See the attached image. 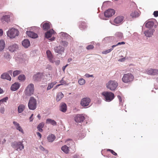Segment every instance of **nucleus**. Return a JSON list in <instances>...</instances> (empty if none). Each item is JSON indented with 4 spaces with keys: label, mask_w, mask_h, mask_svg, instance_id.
<instances>
[{
    "label": "nucleus",
    "mask_w": 158,
    "mask_h": 158,
    "mask_svg": "<svg viewBox=\"0 0 158 158\" xmlns=\"http://www.w3.org/2000/svg\"><path fill=\"white\" fill-rule=\"evenodd\" d=\"M18 79L20 81H23L25 80L26 77L25 75L21 74L19 76Z\"/></svg>",
    "instance_id": "nucleus-43"
},
{
    "label": "nucleus",
    "mask_w": 158,
    "mask_h": 158,
    "mask_svg": "<svg viewBox=\"0 0 158 158\" xmlns=\"http://www.w3.org/2000/svg\"><path fill=\"white\" fill-rule=\"evenodd\" d=\"M3 31L2 29H0V36H2L3 35Z\"/></svg>",
    "instance_id": "nucleus-62"
},
{
    "label": "nucleus",
    "mask_w": 158,
    "mask_h": 158,
    "mask_svg": "<svg viewBox=\"0 0 158 158\" xmlns=\"http://www.w3.org/2000/svg\"><path fill=\"white\" fill-rule=\"evenodd\" d=\"M146 72L149 75H155L158 74V70L156 69H150L146 70Z\"/></svg>",
    "instance_id": "nucleus-13"
},
{
    "label": "nucleus",
    "mask_w": 158,
    "mask_h": 158,
    "mask_svg": "<svg viewBox=\"0 0 158 158\" xmlns=\"http://www.w3.org/2000/svg\"><path fill=\"white\" fill-rule=\"evenodd\" d=\"M123 16H118L114 19V21L116 24H119L123 21Z\"/></svg>",
    "instance_id": "nucleus-27"
},
{
    "label": "nucleus",
    "mask_w": 158,
    "mask_h": 158,
    "mask_svg": "<svg viewBox=\"0 0 158 158\" xmlns=\"http://www.w3.org/2000/svg\"><path fill=\"white\" fill-rule=\"evenodd\" d=\"M113 50L112 48H110L109 49L104 51L102 52V54H106L110 52L111 51Z\"/></svg>",
    "instance_id": "nucleus-47"
},
{
    "label": "nucleus",
    "mask_w": 158,
    "mask_h": 158,
    "mask_svg": "<svg viewBox=\"0 0 158 158\" xmlns=\"http://www.w3.org/2000/svg\"><path fill=\"white\" fill-rule=\"evenodd\" d=\"M118 85L117 82L115 81L110 80L106 84V87L111 90L114 91L117 88Z\"/></svg>",
    "instance_id": "nucleus-4"
},
{
    "label": "nucleus",
    "mask_w": 158,
    "mask_h": 158,
    "mask_svg": "<svg viewBox=\"0 0 158 158\" xmlns=\"http://www.w3.org/2000/svg\"><path fill=\"white\" fill-rule=\"evenodd\" d=\"M153 30L150 29L146 30L144 32L145 35L147 37H152L153 35Z\"/></svg>",
    "instance_id": "nucleus-21"
},
{
    "label": "nucleus",
    "mask_w": 158,
    "mask_h": 158,
    "mask_svg": "<svg viewBox=\"0 0 158 158\" xmlns=\"http://www.w3.org/2000/svg\"><path fill=\"white\" fill-rule=\"evenodd\" d=\"M85 76L87 77H93V75H89V74H86L85 75Z\"/></svg>",
    "instance_id": "nucleus-60"
},
{
    "label": "nucleus",
    "mask_w": 158,
    "mask_h": 158,
    "mask_svg": "<svg viewBox=\"0 0 158 158\" xmlns=\"http://www.w3.org/2000/svg\"><path fill=\"white\" fill-rule=\"evenodd\" d=\"M12 147L17 151L22 150L24 148V146L22 143V142L15 141L12 143Z\"/></svg>",
    "instance_id": "nucleus-6"
},
{
    "label": "nucleus",
    "mask_w": 158,
    "mask_h": 158,
    "mask_svg": "<svg viewBox=\"0 0 158 158\" xmlns=\"http://www.w3.org/2000/svg\"><path fill=\"white\" fill-rule=\"evenodd\" d=\"M19 83L15 82L12 85L10 89L13 91H15L19 88Z\"/></svg>",
    "instance_id": "nucleus-26"
},
{
    "label": "nucleus",
    "mask_w": 158,
    "mask_h": 158,
    "mask_svg": "<svg viewBox=\"0 0 158 158\" xmlns=\"http://www.w3.org/2000/svg\"><path fill=\"white\" fill-rule=\"evenodd\" d=\"M67 105L64 103H62L60 104V110L61 111L65 112L67 110Z\"/></svg>",
    "instance_id": "nucleus-31"
},
{
    "label": "nucleus",
    "mask_w": 158,
    "mask_h": 158,
    "mask_svg": "<svg viewBox=\"0 0 158 158\" xmlns=\"http://www.w3.org/2000/svg\"><path fill=\"white\" fill-rule=\"evenodd\" d=\"M125 44V43L124 42H121L118 43L117 44H116V45H117V46H118L119 45L124 44Z\"/></svg>",
    "instance_id": "nucleus-58"
},
{
    "label": "nucleus",
    "mask_w": 158,
    "mask_h": 158,
    "mask_svg": "<svg viewBox=\"0 0 158 158\" xmlns=\"http://www.w3.org/2000/svg\"><path fill=\"white\" fill-rule=\"evenodd\" d=\"M54 32V31L52 29H50L49 31H48L45 33V37L47 38H50Z\"/></svg>",
    "instance_id": "nucleus-30"
},
{
    "label": "nucleus",
    "mask_w": 158,
    "mask_h": 158,
    "mask_svg": "<svg viewBox=\"0 0 158 158\" xmlns=\"http://www.w3.org/2000/svg\"><path fill=\"white\" fill-rule=\"evenodd\" d=\"M61 150L65 153L67 154L69 153V147L66 145L63 146L61 147Z\"/></svg>",
    "instance_id": "nucleus-37"
},
{
    "label": "nucleus",
    "mask_w": 158,
    "mask_h": 158,
    "mask_svg": "<svg viewBox=\"0 0 158 158\" xmlns=\"http://www.w3.org/2000/svg\"><path fill=\"white\" fill-rule=\"evenodd\" d=\"M115 35L119 39H121L123 38V34L120 32H117Z\"/></svg>",
    "instance_id": "nucleus-39"
},
{
    "label": "nucleus",
    "mask_w": 158,
    "mask_h": 158,
    "mask_svg": "<svg viewBox=\"0 0 158 158\" xmlns=\"http://www.w3.org/2000/svg\"><path fill=\"white\" fill-rule=\"evenodd\" d=\"M64 97V94L61 92L58 93L56 97V100L58 102L60 101Z\"/></svg>",
    "instance_id": "nucleus-36"
},
{
    "label": "nucleus",
    "mask_w": 158,
    "mask_h": 158,
    "mask_svg": "<svg viewBox=\"0 0 158 158\" xmlns=\"http://www.w3.org/2000/svg\"><path fill=\"white\" fill-rule=\"evenodd\" d=\"M59 35L62 39H67L70 37L69 35L66 33L61 32L59 34Z\"/></svg>",
    "instance_id": "nucleus-32"
},
{
    "label": "nucleus",
    "mask_w": 158,
    "mask_h": 158,
    "mask_svg": "<svg viewBox=\"0 0 158 158\" xmlns=\"http://www.w3.org/2000/svg\"><path fill=\"white\" fill-rule=\"evenodd\" d=\"M115 13V10H106L104 12L105 17L110 18Z\"/></svg>",
    "instance_id": "nucleus-14"
},
{
    "label": "nucleus",
    "mask_w": 158,
    "mask_h": 158,
    "mask_svg": "<svg viewBox=\"0 0 158 158\" xmlns=\"http://www.w3.org/2000/svg\"><path fill=\"white\" fill-rule=\"evenodd\" d=\"M153 15L155 17L158 16V11L157 10L155 11L153 13Z\"/></svg>",
    "instance_id": "nucleus-52"
},
{
    "label": "nucleus",
    "mask_w": 158,
    "mask_h": 158,
    "mask_svg": "<svg viewBox=\"0 0 158 158\" xmlns=\"http://www.w3.org/2000/svg\"><path fill=\"white\" fill-rule=\"evenodd\" d=\"M46 124H51L53 126H56V122L54 120L50 118H48L46 121Z\"/></svg>",
    "instance_id": "nucleus-34"
},
{
    "label": "nucleus",
    "mask_w": 158,
    "mask_h": 158,
    "mask_svg": "<svg viewBox=\"0 0 158 158\" xmlns=\"http://www.w3.org/2000/svg\"><path fill=\"white\" fill-rule=\"evenodd\" d=\"M46 54L47 57L48 59V60L50 62L52 63H54V59L53 58V56L51 52L49 50L46 51Z\"/></svg>",
    "instance_id": "nucleus-16"
},
{
    "label": "nucleus",
    "mask_w": 158,
    "mask_h": 158,
    "mask_svg": "<svg viewBox=\"0 0 158 158\" xmlns=\"http://www.w3.org/2000/svg\"><path fill=\"white\" fill-rule=\"evenodd\" d=\"M66 143L72 149H75V143L71 139H68L65 141Z\"/></svg>",
    "instance_id": "nucleus-19"
},
{
    "label": "nucleus",
    "mask_w": 158,
    "mask_h": 158,
    "mask_svg": "<svg viewBox=\"0 0 158 158\" xmlns=\"http://www.w3.org/2000/svg\"><path fill=\"white\" fill-rule=\"evenodd\" d=\"M78 83L81 85H83L85 83V80L82 78H81L78 80Z\"/></svg>",
    "instance_id": "nucleus-45"
},
{
    "label": "nucleus",
    "mask_w": 158,
    "mask_h": 158,
    "mask_svg": "<svg viewBox=\"0 0 158 158\" xmlns=\"http://www.w3.org/2000/svg\"><path fill=\"white\" fill-rule=\"evenodd\" d=\"M117 97L119 100V104L120 105H122L123 104V102H122V98L121 97L118 95L117 96Z\"/></svg>",
    "instance_id": "nucleus-50"
},
{
    "label": "nucleus",
    "mask_w": 158,
    "mask_h": 158,
    "mask_svg": "<svg viewBox=\"0 0 158 158\" xmlns=\"http://www.w3.org/2000/svg\"><path fill=\"white\" fill-rule=\"evenodd\" d=\"M39 148L42 151L44 152V153L46 154L48 153V151L44 148L42 146L40 145L39 147Z\"/></svg>",
    "instance_id": "nucleus-40"
},
{
    "label": "nucleus",
    "mask_w": 158,
    "mask_h": 158,
    "mask_svg": "<svg viewBox=\"0 0 158 158\" xmlns=\"http://www.w3.org/2000/svg\"><path fill=\"white\" fill-rule=\"evenodd\" d=\"M114 37L113 36L107 37L105 38L102 41L104 42H110L114 40Z\"/></svg>",
    "instance_id": "nucleus-33"
},
{
    "label": "nucleus",
    "mask_w": 158,
    "mask_h": 158,
    "mask_svg": "<svg viewBox=\"0 0 158 158\" xmlns=\"http://www.w3.org/2000/svg\"><path fill=\"white\" fill-rule=\"evenodd\" d=\"M46 68L49 70H51L52 69V66L50 65H48Z\"/></svg>",
    "instance_id": "nucleus-57"
},
{
    "label": "nucleus",
    "mask_w": 158,
    "mask_h": 158,
    "mask_svg": "<svg viewBox=\"0 0 158 158\" xmlns=\"http://www.w3.org/2000/svg\"><path fill=\"white\" fill-rule=\"evenodd\" d=\"M60 44L64 47H66L68 45V43L66 41H63L60 42Z\"/></svg>",
    "instance_id": "nucleus-48"
},
{
    "label": "nucleus",
    "mask_w": 158,
    "mask_h": 158,
    "mask_svg": "<svg viewBox=\"0 0 158 158\" xmlns=\"http://www.w3.org/2000/svg\"><path fill=\"white\" fill-rule=\"evenodd\" d=\"M18 45L15 44H11L8 46V49L11 52H14L16 51L18 49Z\"/></svg>",
    "instance_id": "nucleus-9"
},
{
    "label": "nucleus",
    "mask_w": 158,
    "mask_h": 158,
    "mask_svg": "<svg viewBox=\"0 0 158 158\" xmlns=\"http://www.w3.org/2000/svg\"><path fill=\"white\" fill-rule=\"evenodd\" d=\"M140 14L139 10H132L130 14V16L132 18H136L139 17Z\"/></svg>",
    "instance_id": "nucleus-22"
},
{
    "label": "nucleus",
    "mask_w": 158,
    "mask_h": 158,
    "mask_svg": "<svg viewBox=\"0 0 158 158\" xmlns=\"http://www.w3.org/2000/svg\"><path fill=\"white\" fill-rule=\"evenodd\" d=\"M56 84L55 83L52 82L51 83H49L48 84V86L47 88V90H48L51 89L52 88L53 86Z\"/></svg>",
    "instance_id": "nucleus-44"
},
{
    "label": "nucleus",
    "mask_w": 158,
    "mask_h": 158,
    "mask_svg": "<svg viewBox=\"0 0 158 158\" xmlns=\"http://www.w3.org/2000/svg\"><path fill=\"white\" fill-rule=\"evenodd\" d=\"M19 33V31L17 29L12 28L9 29L6 33L7 36L10 38L13 39L16 36H18Z\"/></svg>",
    "instance_id": "nucleus-1"
},
{
    "label": "nucleus",
    "mask_w": 158,
    "mask_h": 158,
    "mask_svg": "<svg viewBox=\"0 0 158 158\" xmlns=\"http://www.w3.org/2000/svg\"><path fill=\"white\" fill-rule=\"evenodd\" d=\"M26 34L28 36L32 38H35L37 37V34L31 31H27Z\"/></svg>",
    "instance_id": "nucleus-25"
},
{
    "label": "nucleus",
    "mask_w": 158,
    "mask_h": 158,
    "mask_svg": "<svg viewBox=\"0 0 158 158\" xmlns=\"http://www.w3.org/2000/svg\"><path fill=\"white\" fill-rule=\"evenodd\" d=\"M21 71L16 70L13 72V77H15L21 73Z\"/></svg>",
    "instance_id": "nucleus-46"
},
{
    "label": "nucleus",
    "mask_w": 158,
    "mask_h": 158,
    "mask_svg": "<svg viewBox=\"0 0 158 158\" xmlns=\"http://www.w3.org/2000/svg\"><path fill=\"white\" fill-rule=\"evenodd\" d=\"M43 76V73H38L33 76V79L35 81H39L42 77Z\"/></svg>",
    "instance_id": "nucleus-15"
},
{
    "label": "nucleus",
    "mask_w": 158,
    "mask_h": 158,
    "mask_svg": "<svg viewBox=\"0 0 158 158\" xmlns=\"http://www.w3.org/2000/svg\"><path fill=\"white\" fill-rule=\"evenodd\" d=\"M25 108V105L21 104H20L18 107V111L19 113H22Z\"/></svg>",
    "instance_id": "nucleus-29"
},
{
    "label": "nucleus",
    "mask_w": 158,
    "mask_h": 158,
    "mask_svg": "<svg viewBox=\"0 0 158 158\" xmlns=\"http://www.w3.org/2000/svg\"><path fill=\"white\" fill-rule=\"evenodd\" d=\"M54 62L55 63V64L56 65H59L60 63V60H57L56 61L54 60Z\"/></svg>",
    "instance_id": "nucleus-56"
},
{
    "label": "nucleus",
    "mask_w": 158,
    "mask_h": 158,
    "mask_svg": "<svg viewBox=\"0 0 158 158\" xmlns=\"http://www.w3.org/2000/svg\"><path fill=\"white\" fill-rule=\"evenodd\" d=\"M79 27L81 30H83L87 28L88 25L85 21H81L79 22Z\"/></svg>",
    "instance_id": "nucleus-18"
},
{
    "label": "nucleus",
    "mask_w": 158,
    "mask_h": 158,
    "mask_svg": "<svg viewBox=\"0 0 158 158\" xmlns=\"http://www.w3.org/2000/svg\"><path fill=\"white\" fill-rule=\"evenodd\" d=\"M34 91V85L32 83H31L26 87L24 90V93L26 95L30 96L33 94Z\"/></svg>",
    "instance_id": "nucleus-3"
},
{
    "label": "nucleus",
    "mask_w": 158,
    "mask_h": 158,
    "mask_svg": "<svg viewBox=\"0 0 158 158\" xmlns=\"http://www.w3.org/2000/svg\"><path fill=\"white\" fill-rule=\"evenodd\" d=\"M84 119V116L81 114H77L74 117V120L77 123H81Z\"/></svg>",
    "instance_id": "nucleus-12"
},
{
    "label": "nucleus",
    "mask_w": 158,
    "mask_h": 158,
    "mask_svg": "<svg viewBox=\"0 0 158 158\" xmlns=\"http://www.w3.org/2000/svg\"><path fill=\"white\" fill-rule=\"evenodd\" d=\"M33 114H32L31 115V116L30 117L29 119L30 122H31L33 121Z\"/></svg>",
    "instance_id": "nucleus-54"
},
{
    "label": "nucleus",
    "mask_w": 158,
    "mask_h": 158,
    "mask_svg": "<svg viewBox=\"0 0 158 158\" xmlns=\"http://www.w3.org/2000/svg\"><path fill=\"white\" fill-rule=\"evenodd\" d=\"M44 124L43 123H40L38 127L37 128L39 130V131L40 132H41L43 131L42 128L44 126Z\"/></svg>",
    "instance_id": "nucleus-41"
},
{
    "label": "nucleus",
    "mask_w": 158,
    "mask_h": 158,
    "mask_svg": "<svg viewBox=\"0 0 158 158\" xmlns=\"http://www.w3.org/2000/svg\"><path fill=\"white\" fill-rule=\"evenodd\" d=\"M91 101V100L89 98H82L81 101V104L83 107L88 106Z\"/></svg>",
    "instance_id": "nucleus-10"
},
{
    "label": "nucleus",
    "mask_w": 158,
    "mask_h": 158,
    "mask_svg": "<svg viewBox=\"0 0 158 158\" xmlns=\"http://www.w3.org/2000/svg\"><path fill=\"white\" fill-rule=\"evenodd\" d=\"M94 48L93 45H89L86 47V49L88 50H90L93 49Z\"/></svg>",
    "instance_id": "nucleus-51"
},
{
    "label": "nucleus",
    "mask_w": 158,
    "mask_h": 158,
    "mask_svg": "<svg viewBox=\"0 0 158 158\" xmlns=\"http://www.w3.org/2000/svg\"><path fill=\"white\" fill-rule=\"evenodd\" d=\"M102 94L104 97L105 101L107 102H110L114 99V94L110 92H103Z\"/></svg>",
    "instance_id": "nucleus-2"
},
{
    "label": "nucleus",
    "mask_w": 158,
    "mask_h": 158,
    "mask_svg": "<svg viewBox=\"0 0 158 158\" xmlns=\"http://www.w3.org/2000/svg\"><path fill=\"white\" fill-rule=\"evenodd\" d=\"M5 111V109L3 107H1L0 109V112L2 114H4Z\"/></svg>",
    "instance_id": "nucleus-53"
},
{
    "label": "nucleus",
    "mask_w": 158,
    "mask_h": 158,
    "mask_svg": "<svg viewBox=\"0 0 158 158\" xmlns=\"http://www.w3.org/2000/svg\"><path fill=\"white\" fill-rule=\"evenodd\" d=\"M13 123L17 130H19V131L23 134L24 133L23 130L22 128L20 126L19 124L18 123L15 121H14Z\"/></svg>",
    "instance_id": "nucleus-23"
},
{
    "label": "nucleus",
    "mask_w": 158,
    "mask_h": 158,
    "mask_svg": "<svg viewBox=\"0 0 158 158\" xmlns=\"http://www.w3.org/2000/svg\"><path fill=\"white\" fill-rule=\"evenodd\" d=\"M133 79V76L131 73H128L124 74L122 80L124 83H128L132 81Z\"/></svg>",
    "instance_id": "nucleus-7"
},
{
    "label": "nucleus",
    "mask_w": 158,
    "mask_h": 158,
    "mask_svg": "<svg viewBox=\"0 0 158 158\" xmlns=\"http://www.w3.org/2000/svg\"><path fill=\"white\" fill-rule=\"evenodd\" d=\"M10 15H3L1 18V22L4 23L5 22L8 23L10 20Z\"/></svg>",
    "instance_id": "nucleus-17"
},
{
    "label": "nucleus",
    "mask_w": 158,
    "mask_h": 158,
    "mask_svg": "<svg viewBox=\"0 0 158 158\" xmlns=\"http://www.w3.org/2000/svg\"><path fill=\"white\" fill-rule=\"evenodd\" d=\"M8 99V98L7 97L4 98L1 100H0V105L2 103L5 102H6V101Z\"/></svg>",
    "instance_id": "nucleus-49"
},
{
    "label": "nucleus",
    "mask_w": 158,
    "mask_h": 158,
    "mask_svg": "<svg viewBox=\"0 0 158 158\" xmlns=\"http://www.w3.org/2000/svg\"><path fill=\"white\" fill-rule=\"evenodd\" d=\"M125 60V58L124 57V58H122L119 59L118 60L119 61L123 62V61H124Z\"/></svg>",
    "instance_id": "nucleus-59"
},
{
    "label": "nucleus",
    "mask_w": 158,
    "mask_h": 158,
    "mask_svg": "<svg viewBox=\"0 0 158 158\" xmlns=\"http://www.w3.org/2000/svg\"><path fill=\"white\" fill-rule=\"evenodd\" d=\"M4 57L7 60H9L11 58L10 54L9 53L6 52L4 53Z\"/></svg>",
    "instance_id": "nucleus-42"
},
{
    "label": "nucleus",
    "mask_w": 158,
    "mask_h": 158,
    "mask_svg": "<svg viewBox=\"0 0 158 158\" xmlns=\"http://www.w3.org/2000/svg\"><path fill=\"white\" fill-rule=\"evenodd\" d=\"M55 136L54 135L52 134L49 135L47 137V140L49 142H52L55 139Z\"/></svg>",
    "instance_id": "nucleus-35"
},
{
    "label": "nucleus",
    "mask_w": 158,
    "mask_h": 158,
    "mask_svg": "<svg viewBox=\"0 0 158 158\" xmlns=\"http://www.w3.org/2000/svg\"><path fill=\"white\" fill-rule=\"evenodd\" d=\"M36 134L40 137V138L41 137V135L39 132H37Z\"/></svg>",
    "instance_id": "nucleus-61"
},
{
    "label": "nucleus",
    "mask_w": 158,
    "mask_h": 158,
    "mask_svg": "<svg viewBox=\"0 0 158 158\" xmlns=\"http://www.w3.org/2000/svg\"><path fill=\"white\" fill-rule=\"evenodd\" d=\"M1 78L2 79H6L9 81L11 80V78L9 75L7 73H4L1 76Z\"/></svg>",
    "instance_id": "nucleus-24"
},
{
    "label": "nucleus",
    "mask_w": 158,
    "mask_h": 158,
    "mask_svg": "<svg viewBox=\"0 0 158 158\" xmlns=\"http://www.w3.org/2000/svg\"><path fill=\"white\" fill-rule=\"evenodd\" d=\"M5 42L4 40H0V51H2L5 47Z\"/></svg>",
    "instance_id": "nucleus-38"
},
{
    "label": "nucleus",
    "mask_w": 158,
    "mask_h": 158,
    "mask_svg": "<svg viewBox=\"0 0 158 158\" xmlns=\"http://www.w3.org/2000/svg\"><path fill=\"white\" fill-rule=\"evenodd\" d=\"M60 82L61 84H63L65 83V82L63 80V78H62V80L60 81Z\"/></svg>",
    "instance_id": "nucleus-64"
},
{
    "label": "nucleus",
    "mask_w": 158,
    "mask_h": 158,
    "mask_svg": "<svg viewBox=\"0 0 158 158\" xmlns=\"http://www.w3.org/2000/svg\"><path fill=\"white\" fill-rule=\"evenodd\" d=\"M68 64H67L65 66H64L63 67H62V70L63 71H64L65 70V69L68 66Z\"/></svg>",
    "instance_id": "nucleus-63"
},
{
    "label": "nucleus",
    "mask_w": 158,
    "mask_h": 158,
    "mask_svg": "<svg viewBox=\"0 0 158 158\" xmlns=\"http://www.w3.org/2000/svg\"><path fill=\"white\" fill-rule=\"evenodd\" d=\"M37 101L33 97H31L29 100L28 107L29 109L34 110L36 108Z\"/></svg>",
    "instance_id": "nucleus-5"
},
{
    "label": "nucleus",
    "mask_w": 158,
    "mask_h": 158,
    "mask_svg": "<svg viewBox=\"0 0 158 158\" xmlns=\"http://www.w3.org/2000/svg\"><path fill=\"white\" fill-rule=\"evenodd\" d=\"M41 26L44 30L47 31L50 28V22H43L41 24Z\"/></svg>",
    "instance_id": "nucleus-20"
},
{
    "label": "nucleus",
    "mask_w": 158,
    "mask_h": 158,
    "mask_svg": "<svg viewBox=\"0 0 158 158\" xmlns=\"http://www.w3.org/2000/svg\"><path fill=\"white\" fill-rule=\"evenodd\" d=\"M155 22H156V21L155 19L149 20L146 22V27L148 28H151L154 26L155 28L156 27V25H154Z\"/></svg>",
    "instance_id": "nucleus-8"
},
{
    "label": "nucleus",
    "mask_w": 158,
    "mask_h": 158,
    "mask_svg": "<svg viewBox=\"0 0 158 158\" xmlns=\"http://www.w3.org/2000/svg\"><path fill=\"white\" fill-rule=\"evenodd\" d=\"M99 17L102 19L105 20L106 19L103 16V14H100L99 16Z\"/></svg>",
    "instance_id": "nucleus-55"
},
{
    "label": "nucleus",
    "mask_w": 158,
    "mask_h": 158,
    "mask_svg": "<svg viewBox=\"0 0 158 158\" xmlns=\"http://www.w3.org/2000/svg\"><path fill=\"white\" fill-rule=\"evenodd\" d=\"M22 45L25 48H27L30 45L29 41L28 39H24L22 42Z\"/></svg>",
    "instance_id": "nucleus-28"
},
{
    "label": "nucleus",
    "mask_w": 158,
    "mask_h": 158,
    "mask_svg": "<svg viewBox=\"0 0 158 158\" xmlns=\"http://www.w3.org/2000/svg\"><path fill=\"white\" fill-rule=\"evenodd\" d=\"M54 50L55 53L62 55L64 52V48L61 46L59 45L55 47Z\"/></svg>",
    "instance_id": "nucleus-11"
}]
</instances>
